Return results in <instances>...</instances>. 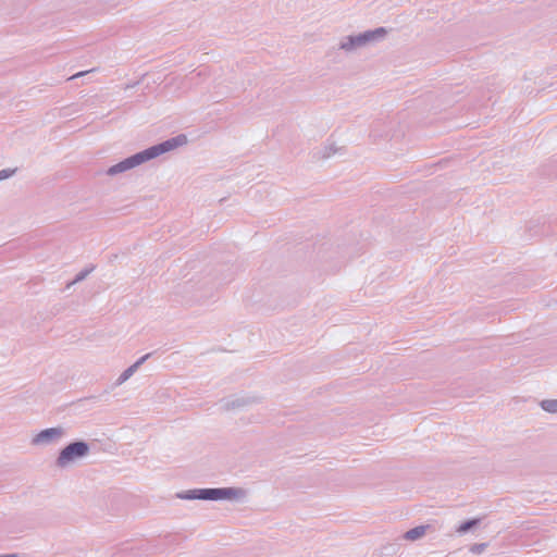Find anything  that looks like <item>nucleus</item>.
Wrapping results in <instances>:
<instances>
[{
  "mask_svg": "<svg viewBox=\"0 0 557 557\" xmlns=\"http://www.w3.org/2000/svg\"><path fill=\"white\" fill-rule=\"evenodd\" d=\"M188 138L186 135L181 134L170 139H166L158 145L148 147L133 156L125 158L124 160L109 166L106 170V174L110 177L117 176L122 173L131 171L141 164L149 162L164 153L171 152L180 147L187 145Z\"/></svg>",
  "mask_w": 557,
  "mask_h": 557,
  "instance_id": "1",
  "label": "nucleus"
},
{
  "mask_svg": "<svg viewBox=\"0 0 557 557\" xmlns=\"http://www.w3.org/2000/svg\"><path fill=\"white\" fill-rule=\"evenodd\" d=\"M243 487H208L180 491L175 497L181 500L233 502L242 503L247 498Z\"/></svg>",
  "mask_w": 557,
  "mask_h": 557,
  "instance_id": "2",
  "label": "nucleus"
},
{
  "mask_svg": "<svg viewBox=\"0 0 557 557\" xmlns=\"http://www.w3.org/2000/svg\"><path fill=\"white\" fill-rule=\"evenodd\" d=\"M385 34L386 30L380 27L373 30L344 36L338 42V48L346 53H352L377 42Z\"/></svg>",
  "mask_w": 557,
  "mask_h": 557,
  "instance_id": "3",
  "label": "nucleus"
},
{
  "mask_svg": "<svg viewBox=\"0 0 557 557\" xmlns=\"http://www.w3.org/2000/svg\"><path fill=\"white\" fill-rule=\"evenodd\" d=\"M90 454V445L84 441H76L65 445L58 454L55 465L59 469H70L77 466Z\"/></svg>",
  "mask_w": 557,
  "mask_h": 557,
  "instance_id": "4",
  "label": "nucleus"
},
{
  "mask_svg": "<svg viewBox=\"0 0 557 557\" xmlns=\"http://www.w3.org/2000/svg\"><path fill=\"white\" fill-rule=\"evenodd\" d=\"M65 435L66 431L61 425L47 428L35 433L30 438V444L34 447H47L62 441Z\"/></svg>",
  "mask_w": 557,
  "mask_h": 557,
  "instance_id": "5",
  "label": "nucleus"
},
{
  "mask_svg": "<svg viewBox=\"0 0 557 557\" xmlns=\"http://www.w3.org/2000/svg\"><path fill=\"white\" fill-rule=\"evenodd\" d=\"M343 153L344 147L338 146L335 141H327L314 152V158L324 161Z\"/></svg>",
  "mask_w": 557,
  "mask_h": 557,
  "instance_id": "6",
  "label": "nucleus"
},
{
  "mask_svg": "<svg viewBox=\"0 0 557 557\" xmlns=\"http://www.w3.org/2000/svg\"><path fill=\"white\" fill-rule=\"evenodd\" d=\"M429 524L417 525L403 534V539L408 542H416L421 540L430 530Z\"/></svg>",
  "mask_w": 557,
  "mask_h": 557,
  "instance_id": "7",
  "label": "nucleus"
},
{
  "mask_svg": "<svg viewBox=\"0 0 557 557\" xmlns=\"http://www.w3.org/2000/svg\"><path fill=\"white\" fill-rule=\"evenodd\" d=\"M136 366L131 364L117 376V379L114 382V386L117 387L125 384L136 373Z\"/></svg>",
  "mask_w": 557,
  "mask_h": 557,
  "instance_id": "8",
  "label": "nucleus"
},
{
  "mask_svg": "<svg viewBox=\"0 0 557 557\" xmlns=\"http://www.w3.org/2000/svg\"><path fill=\"white\" fill-rule=\"evenodd\" d=\"M540 406L548 413H557V399H544L540 403Z\"/></svg>",
  "mask_w": 557,
  "mask_h": 557,
  "instance_id": "9",
  "label": "nucleus"
},
{
  "mask_svg": "<svg viewBox=\"0 0 557 557\" xmlns=\"http://www.w3.org/2000/svg\"><path fill=\"white\" fill-rule=\"evenodd\" d=\"M479 522L478 519H473V520H468L463 523H461L458 528H457V532L459 534H465L466 532H468L471 528H473L474 525H476Z\"/></svg>",
  "mask_w": 557,
  "mask_h": 557,
  "instance_id": "10",
  "label": "nucleus"
},
{
  "mask_svg": "<svg viewBox=\"0 0 557 557\" xmlns=\"http://www.w3.org/2000/svg\"><path fill=\"white\" fill-rule=\"evenodd\" d=\"M14 172L15 171L12 170V169H3V170H1L0 171V182L11 177L14 174Z\"/></svg>",
  "mask_w": 557,
  "mask_h": 557,
  "instance_id": "11",
  "label": "nucleus"
},
{
  "mask_svg": "<svg viewBox=\"0 0 557 557\" xmlns=\"http://www.w3.org/2000/svg\"><path fill=\"white\" fill-rule=\"evenodd\" d=\"M150 357L149 354L147 355H144L143 357H140L137 361H135L132 366H136V370H138L140 368V366Z\"/></svg>",
  "mask_w": 557,
  "mask_h": 557,
  "instance_id": "12",
  "label": "nucleus"
},
{
  "mask_svg": "<svg viewBox=\"0 0 557 557\" xmlns=\"http://www.w3.org/2000/svg\"><path fill=\"white\" fill-rule=\"evenodd\" d=\"M101 1L103 3H106L107 5H109L110 8H115L123 2V0H101Z\"/></svg>",
  "mask_w": 557,
  "mask_h": 557,
  "instance_id": "13",
  "label": "nucleus"
},
{
  "mask_svg": "<svg viewBox=\"0 0 557 557\" xmlns=\"http://www.w3.org/2000/svg\"><path fill=\"white\" fill-rule=\"evenodd\" d=\"M89 272H90V271H84V272H81V273L77 275V277H76V280H75V281H76V282H78V281L84 280V278L88 275V273H89Z\"/></svg>",
  "mask_w": 557,
  "mask_h": 557,
  "instance_id": "14",
  "label": "nucleus"
},
{
  "mask_svg": "<svg viewBox=\"0 0 557 557\" xmlns=\"http://www.w3.org/2000/svg\"><path fill=\"white\" fill-rule=\"evenodd\" d=\"M250 401L248 399H240V400H237L236 403V406L240 407V406H246L248 405ZM233 406H235V404H233Z\"/></svg>",
  "mask_w": 557,
  "mask_h": 557,
  "instance_id": "15",
  "label": "nucleus"
},
{
  "mask_svg": "<svg viewBox=\"0 0 557 557\" xmlns=\"http://www.w3.org/2000/svg\"><path fill=\"white\" fill-rule=\"evenodd\" d=\"M483 548H484V545L474 546V547L472 548V552H474V553H480V552H482V549H483Z\"/></svg>",
  "mask_w": 557,
  "mask_h": 557,
  "instance_id": "16",
  "label": "nucleus"
},
{
  "mask_svg": "<svg viewBox=\"0 0 557 557\" xmlns=\"http://www.w3.org/2000/svg\"><path fill=\"white\" fill-rule=\"evenodd\" d=\"M0 557H11V556H5V555H2V556H0Z\"/></svg>",
  "mask_w": 557,
  "mask_h": 557,
  "instance_id": "17",
  "label": "nucleus"
}]
</instances>
